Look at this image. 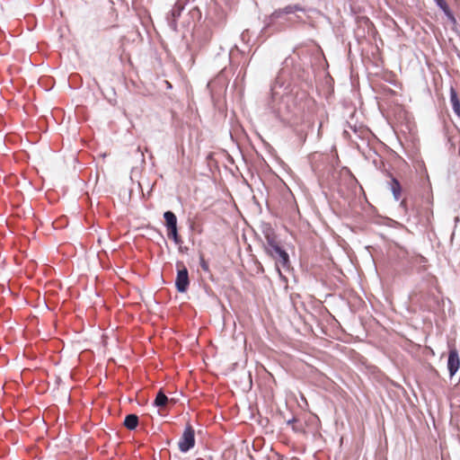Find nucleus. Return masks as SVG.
Here are the masks:
<instances>
[{"label": "nucleus", "instance_id": "f8f14e48", "mask_svg": "<svg viewBox=\"0 0 460 460\" xmlns=\"http://www.w3.org/2000/svg\"><path fill=\"white\" fill-rule=\"evenodd\" d=\"M438 4L447 12V7H446V4L444 3V0H436Z\"/></svg>", "mask_w": 460, "mask_h": 460}, {"label": "nucleus", "instance_id": "7ed1b4c3", "mask_svg": "<svg viewBox=\"0 0 460 460\" xmlns=\"http://www.w3.org/2000/svg\"><path fill=\"white\" fill-rule=\"evenodd\" d=\"M460 367V359L456 349H452L448 356L447 367L450 376H454Z\"/></svg>", "mask_w": 460, "mask_h": 460}, {"label": "nucleus", "instance_id": "f03ea898", "mask_svg": "<svg viewBox=\"0 0 460 460\" xmlns=\"http://www.w3.org/2000/svg\"><path fill=\"white\" fill-rule=\"evenodd\" d=\"M175 285L177 290L181 293H184L189 286V277L186 268L178 270Z\"/></svg>", "mask_w": 460, "mask_h": 460}, {"label": "nucleus", "instance_id": "9b49d317", "mask_svg": "<svg viewBox=\"0 0 460 460\" xmlns=\"http://www.w3.org/2000/svg\"><path fill=\"white\" fill-rule=\"evenodd\" d=\"M168 236L170 238H172L176 244L180 243L181 240L178 236L177 227H172L171 229H168Z\"/></svg>", "mask_w": 460, "mask_h": 460}, {"label": "nucleus", "instance_id": "20e7f679", "mask_svg": "<svg viewBox=\"0 0 460 460\" xmlns=\"http://www.w3.org/2000/svg\"><path fill=\"white\" fill-rule=\"evenodd\" d=\"M265 250L271 257H275V253H279L282 249L279 246L275 238L268 234L266 235Z\"/></svg>", "mask_w": 460, "mask_h": 460}, {"label": "nucleus", "instance_id": "39448f33", "mask_svg": "<svg viewBox=\"0 0 460 460\" xmlns=\"http://www.w3.org/2000/svg\"><path fill=\"white\" fill-rule=\"evenodd\" d=\"M450 101L452 103V107L454 111L457 116L460 117V101L457 97V94L453 87L450 88Z\"/></svg>", "mask_w": 460, "mask_h": 460}, {"label": "nucleus", "instance_id": "ddd939ff", "mask_svg": "<svg viewBox=\"0 0 460 460\" xmlns=\"http://www.w3.org/2000/svg\"><path fill=\"white\" fill-rule=\"evenodd\" d=\"M293 12H294L293 7H290V6H289V7H287V8H286V13H293Z\"/></svg>", "mask_w": 460, "mask_h": 460}, {"label": "nucleus", "instance_id": "4468645a", "mask_svg": "<svg viewBox=\"0 0 460 460\" xmlns=\"http://www.w3.org/2000/svg\"><path fill=\"white\" fill-rule=\"evenodd\" d=\"M279 257V253H275V257H273L275 260Z\"/></svg>", "mask_w": 460, "mask_h": 460}, {"label": "nucleus", "instance_id": "1a4fd4ad", "mask_svg": "<svg viewBox=\"0 0 460 460\" xmlns=\"http://www.w3.org/2000/svg\"><path fill=\"white\" fill-rule=\"evenodd\" d=\"M279 257L276 259L277 263L282 265L283 267H287L288 264V254L281 250L279 252Z\"/></svg>", "mask_w": 460, "mask_h": 460}, {"label": "nucleus", "instance_id": "0eeeda50", "mask_svg": "<svg viewBox=\"0 0 460 460\" xmlns=\"http://www.w3.org/2000/svg\"><path fill=\"white\" fill-rule=\"evenodd\" d=\"M166 226L168 229H171L172 227H177V219L175 215L171 211H166L164 215Z\"/></svg>", "mask_w": 460, "mask_h": 460}, {"label": "nucleus", "instance_id": "423d86ee", "mask_svg": "<svg viewBox=\"0 0 460 460\" xmlns=\"http://www.w3.org/2000/svg\"><path fill=\"white\" fill-rule=\"evenodd\" d=\"M137 423H138V417L136 414H129V415L126 416L125 420H124V425L128 429H136L137 426Z\"/></svg>", "mask_w": 460, "mask_h": 460}, {"label": "nucleus", "instance_id": "6e6552de", "mask_svg": "<svg viewBox=\"0 0 460 460\" xmlns=\"http://www.w3.org/2000/svg\"><path fill=\"white\" fill-rule=\"evenodd\" d=\"M167 402H168L167 396L162 391H160L156 395V398L155 400V404L158 407H163L167 403Z\"/></svg>", "mask_w": 460, "mask_h": 460}, {"label": "nucleus", "instance_id": "9d476101", "mask_svg": "<svg viewBox=\"0 0 460 460\" xmlns=\"http://www.w3.org/2000/svg\"><path fill=\"white\" fill-rule=\"evenodd\" d=\"M391 189L394 193V199H398L399 196H400V190H401L399 182L395 180H393Z\"/></svg>", "mask_w": 460, "mask_h": 460}, {"label": "nucleus", "instance_id": "f257e3e1", "mask_svg": "<svg viewBox=\"0 0 460 460\" xmlns=\"http://www.w3.org/2000/svg\"><path fill=\"white\" fill-rule=\"evenodd\" d=\"M195 445V438H194V431L193 429H191L190 426H188L179 443H178V446H179V448L181 452H187L189 451L190 448H192Z\"/></svg>", "mask_w": 460, "mask_h": 460}]
</instances>
